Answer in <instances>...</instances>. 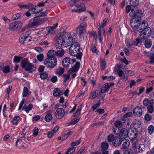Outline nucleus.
Returning <instances> with one entry per match:
<instances>
[{
    "label": "nucleus",
    "mask_w": 154,
    "mask_h": 154,
    "mask_svg": "<svg viewBox=\"0 0 154 154\" xmlns=\"http://www.w3.org/2000/svg\"><path fill=\"white\" fill-rule=\"evenodd\" d=\"M133 13L134 14H136V16L135 17L138 16L139 17V15H141L143 14V12L141 10H139L138 9H137L136 10V12H135V11H134V10H133Z\"/></svg>",
    "instance_id": "09e8293b"
},
{
    "label": "nucleus",
    "mask_w": 154,
    "mask_h": 154,
    "mask_svg": "<svg viewBox=\"0 0 154 154\" xmlns=\"http://www.w3.org/2000/svg\"><path fill=\"white\" fill-rule=\"evenodd\" d=\"M64 50L62 49L56 51V55L58 57H62L64 55Z\"/></svg>",
    "instance_id": "7c9ffc66"
},
{
    "label": "nucleus",
    "mask_w": 154,
    "mask_h": 154,
    "mask_svg": "<svg viewBox=\"0 0 154 154\" xmlns=\"http://www.w3.org/2000/svg\"><path fill=\"white\" fill-rule=\"evenodd\" d=\"M22 24L20 22H15L11 23L9 26V29L12 31H14L21 28Z\"/></svg>",
    "instance_id": "6e6552de"
},
{
    "label": "nucleus",
    "mask_w": 154,
    "mask_h": 154,
    "mask_svg": "<svg viewBox=\"0 0 154 154\" xmlns=\"http://www.w3.org/2000/svg\"><path fill=\"white\" fill-rule=\"evenodd\" d=\"M33 134L35 136L38 135V130L37 127H35L33 130Z\"/></svg>",
    "instance_id": "0e129e2a"
},
{
    "label": "nucleus",
    "mask_w": 154,
    "mask_h": 154,
    "mask_svg": "<svg viewBox=\"0 0 154 154\" xmlns=\"http://www.w3.org/2000/svg\"><path fill=\"white\" fill-rule=\"evenodd\" d=\"M63 90H61L59 88H55L53 91V94L54 96H60L63 95Z\"/></svg>",
    "instance_id": "6ab92c4d"
},
{
    "label": "nucleus",
    "mask_w": 154,
    "mask_h": 154,
    "mask_svg": "<svg viewBox=\"0 0 154 154\" xmlns=\"http://www.w3.org/2000/svg\"><path fill=\"white\" fill-rule=\"evenodd\" d=\"M50 112V110H48L47 112V114L45 118V120L48 122L51 121L52 118V115L51 113H49Z\"/></svg>",
    "instance_id": "a878e982"
},
{
    "label": "nucleus",
    "mask_w": 154,
    "mask_h": 154,
    "mask_svg": "<svg viewBox=\"0 0 154 154\" xmlns=\"http://www.w3.org/2000/svg\"><path fill=\"white\" fill-rule=\"evenodd\" d=\"M101 146L102 150H106L109 147V145L106 142H105L101 143Z\"/></svg>",
    "instance_id": "c9c22d12"
},
{
    "label": "nucleus",
    "mask_w": 154,
    "mask_h": 154,
    "mask_svg": "<svg viewBox=\"0 0 154 154\" xmlns=\"http://www.w3.org/2000/svg\"><path fill=\"white\" fill-rule=\"evenodd\" d=\"M20 17V14L19 13H17L13 16L12 19L14 20H17L19 19Z\"/></svg>",
    "instance_id": "052dcab7"
},
{
    "label": "nucleus",
    "mask_w": 154,
    "mask_h": 154,
    "mask_svg": "<svg viewBox=\"0 0 154 154\" xmlns=\"http://www.w3.org/2000/svg\"><path fill=\"white\" fill-rule=\"evenodd\" d=\"M133 113L135 117L140 116L142 114V110L141 108L139 106L136 107L133 110Z\"/></svg>",
    "instance_id": "2eb2a0df"
},
{
    "label": "nucleus",
    "mask_w": 154,
    "mask_h": 154,
    "mask_svg": "<svg viewBox=\"0 0 154 154\" xmlns=\"http://www.w3.org/2000/svg\"><path fill=\"white\" fill-rule=\"evenodd\" d=\"M61 34L59 33L56 37V41L55 43V46L57 49H60L61 48L62 44H63V41L61 42Z\"/></svg>",
    "instance_id": "9b49d317"
},
{
    "label": "nucleus",
    "mask_w": 154,
    "mask_h": 154,
    "mask_svg": "<svg viewBox=\"0 0 154 154\" xmlns=\"http://www.w3.org/2000/svg\"><path fill=\"white\" fill-rule=\"evenodd\" d=\"M70 62V59L68 57H66L64 58L62 61V64L63 66L67 67L69 64Z\"/></svg>",
    "instance_id": "393cba45"
},
{
    "label": "nucleus",
    "mask_w": 154,
    "mask_h": 154,
    "mask_svg": "<svg viewBox=\"0 0 154 154\" xmlns=\"http://www.w3.org/2000/svg\"><path fill=\"white\" fill-rule=\"evenodd\" d=\"M137 136V134L135 129L131 130L128 132V137L132 140V142L135 145H136L137 143V140L136 139Z\"/></svg>",
    "instance_id": "0eeeda50"
},
{
    "label": "nucleus",
    "mask_w": 154,
    "mask_h": 154,
    "mask_svg": "<svg viewBox=\"0 0 154 154\" xmlns=\"http://www.w3.org/2000/svg\"><path fill=\"white\" fill-rule=\"evenodd\" d=\"M18 6L21 8H26L27 9H30L32 8L33 5L30 3H27L26 4H23L20 3L18 5Z\"/></svg>",
    "instance_id": "a211bd4d"
},
{
    "label": "nucleus",
    "mask_w": 154,
    "mask_h": 154,
    "mask_svg": "<svg viewBox=\"0 0 154 154\" xmlns=\"http://www.w3.org/2000/svg\"><path fill=\"white\" fill-rule=\"evenodd\" d=\"M145 149L144 145L141 144L140 145L138 148V152L140 153H142L144 151Z\"/></svg>",
    "instance_id": "58836bf2"
},
{
    "label": "nucleus",
    "mask_w": 154,
    "mask_h": 154,
    "mask_svg": "<svg viewBox=\"0 0 154 154\" xmlns=\"http://www.w3.org/2000/svg\"><path fill=\"white\" fill-rule=\"evenodd\" d=\"M80 49L79 45L78 43H74L69 48V54L72 56H77L80 52Z\"/></svg>",
    "instance_id": "423d86ee"
},
{
    "label": "nucleus",
    "mask_w": 154,
    "mask_h": 154,
    "mask_svg": "<svg viewBox=\"0 0 154 154\" xmlns=\"http://www.w3.org/2000/svg\"><path fill=\"white\" fill-rule=\"evenodd\" d=\"M148 132L149 134H152L154 132V127L152 125H150L148 128Z\"/></svg>",
    "instance_id": "f704fd0d"
},
{
    "label": "nucleus",
    "mask_w": 154,
    "mask_h": 154,
    "mask_svg": "<svg viewBox=\"0 0 154 154\" xmlns=\"http://www.w3.org/2000/svg\"><path fill=\"white\" fill-rule=\"evenodd\" d=\"M2 69L3 71L5 73L9 72L10 71V67L8 66H4Z\"/></svg>",
    "instance_id": "864d4df0"
},
{
    "label": "nucleus",
    "mask_w": 154,
    "mask_h": 154,
    "mask_svg": "<svg viewBox=\"0 0 154 154\" xmlns=\"http://www.w3.org/2000/svg\"><path fill=\"white\" fill-rule=\"evenodd\" d=\"M119 135L121 139L122 138L125 139L128 137V131L125 128H122L121 130L120 129Z\"/></svg>",
    "instance_id": "dca6fc26"
},
{
    "label": "nucleus",
    "mask_w": 154,
    "mask_h": 154,
    "mask_svg": "<svg viewBox=\"0 0 154 154\" xmlns=\"http://www.w3.org/2000/svg\"><path fill=\"white\" fill-rule=\"evenodd\" d=\"M20 117L19 116H17L14 117L13 120L11 121L13 125H17L18 123V121L19 120Z\"/></svg>",
    "instance_id": "37998d69"
},
{
    "label": "nucleus",
    "mask_w": 154,
    "mask_h": 154,
    "mask_svg": "<svg viewBox=\"0 0 154 154\" xmlns=\"http://www.w3.org/2000/svg\"><path fill=\"white\" fill-rule=\"evenodd\" d=\"M119 60L120 61L124 63L126 65H128L129 63V62L125 57L123 58H120Z\"/></svg>",
    "instance_id": "680f3d73"
},
{
    "label": "nucleus",
    "mask_w": 154,
    "mask_h": 154,
    "mask_svg": "<svg viewBox=\"0 0 154 154\" xmlns=\"http://www.w3.org/2000/svg\"><path fill=\"white\" fill-rule=\"evenodd\" d=\"M87 26V23L84 22L81 23L77 28L78 32L80 35H83L86 31V28Z\"/></svg>",
    "instance_id": "9d476101"
},
{
    "label": "nucleus",
    "mask_w": 154,
    "mask_h": 154,
    "mask_svg": "<svg viewBox=\"0 0 154 154\" xmlns=\"http://www.w3.org/2000/svg\"><path fill=\"white\" fill-rule=\"evenodd\" d=\"M147 111L148 112L152 114L154 111V102H151L150 104L147 107Z\"/></svg>",
    "instance_id": "5701e85b"
},
{
    "label": "nucleus",
    "mask_w": 154,
    "mask_h": 154,
    "mask_svg": "<svg viewBox=\"0 0 154 154\" xmlns=\"http://www.w3.org/2000/svg\"><path fill=\"white\" fill-rule=\"evenodd\" d=\"M75 149V147L72 146L69 148L66 151V153L67 154H72L74 152Z\"/></svg>",
    "instance_id": "a18cd8bd"
},
{
    "label": "nucleus",
    "mask_w": 154,
    "mask_h": 154,
    "mask_svg": "<svg viewBox=\"0 0 154 154\" xmlns=\"http://www.w3.org/2000/svg\"><path fill=\"white\" fill-rule=\"evenodd\" d=\"M65 112L63 109L62 108H58L55 112L56 117L59 119H62L64 116Z\"/></svg>",
    "instance_id": "f8f14e48"
},
{
    "label": "nucleus",
    "mask_w": 154,
    "mask_h": 154,
    "mask_svg": "<svg viewBox=\"0 0 154 154\" xmlns=\"http://www.w3.org/2000/svg\"><path fill=\"white\" fill-rule=\"evenodd\" d=\"M109 88V84L107 83L104 84L101 90L100 91L101 93H104Z\"/></svg>",
    "instance_id": "2f4dec72"
},
{
    "label": "nucleus",
    "mask_w": 154,
    "mask_h": 154,
    "mask_svg": "<svg viewBox=\"0 0 154 154\" xmlns=\"http://www.w3.org/2000/svg\"><path fill=\"white\" fill-rule=\"evenodd\" d=\"M83 107V105L81 104L78 107L76 112L73 114V116L75 117L78 115H79L81 113V111L82 109V108Z\"/></svg>",
    "instance_id": "473e14b6"
},
{
    "label": "nucleus",
    "mask_w": 154,
    "mask_h": 154,
    "mask_svg": "<svg viewBox=\"0 0 154 154\" xmlns=\"http://www.w3.org/2000/svg\"><path fill=\"white\" fill-rule=\"evenodd\" d=\"M133 11V9H131L130 14V16L133 18L131 20L130 24L132 28L136 29L140 22V18L139 17H135L136 14H134Z\"/></svg>",
    "instance_id": "39448f33"
},
{
    "label": "nucleus",
    "mask_w": 154,
    "mask_h": 154,
    "mask_svg": "<svg viewBox=\"0 0 154 154\" xmlns=\"http://www.w3.org/2000/svg\"><path fill=\"white\" fill-rule=\"evenodd\" d=\"M115 126L119 129V127L122 125V123L120 121H116L114 123Z\"/></svg>",
    "instance_id": "5fc2aeb1"
},
{
    "label": "nucleus",
    "mask_w": 154,
    "mask_h": 154,
    "mask_svg": "<svg viewBox=\"0 0 154 154\" xmlns=\"http://www.w3.org/2000/svg\"><path fill=\"white\" fill-rule=\"evenodd\" d=\"M57 63V59L56 57H52V58L48 57L45 60L44 64L46 67L52 68L56 66Z\"/></svg>",
    "instance_id": "20e7f679"
},
{
    "label": "nucleus",
    "mask_w": 154,
    "mask_h": 154,
    "mask_svg": "<svg viewBox=\"0 0 154 154\" xmlns=\"http://www.w3.org/2000/svg\"><path fill=\"white\" fill-rule=\"evenodd\" d=\"M40 77L42 79H46L48 76V73L45 72H41L40 74Z\"/></svg>",
    "instance_id": "de8ad7c7"
},
{
    "label": "nucleus",
    "mask_w": 154,
    "mask_h": 154,
    "mask_svg": "<svg viewBox=\"0 0 154 154\" xmlns=\"http://www.w3.org/2000/svg\"><path fill=\"white\" fill-rule=\"evenodd\" d=\"M22 59V58L21 57L15 56L14 57L13 61L15 63H18L20 62Z\"/></svg>",
    "instance_id": "e433bc0d"
},
{
    "label": "nucleus",
    "mask_w": 154,
    "mask_h": 154,
    "mask_svg": "<svg viewBox=\"0 0 154 154\" xmlns=\"http://www.w3.org/2000/svg\"><path fill=\"white\" fill-rule=\"evenodd\" d=\"M144 119L146 121H149L152 119V116L146 113L144 116Z\"/></svg>",
    "instance_id": "6e6d98bb"
},
{
    "label": "nucleus",
    "mask_w": 154,
    "mask_h": 154,
    "mask_svg": "<svg viewBox=\"0 0 154 154\" xmlns=\"http://www.w3.org/2000/svg\"><path fill=\"white\" fill-rule=\"evenodd\" d=\"M142 42V39L141 38H137L134 41V44L135 45H137L139 43Z\"/></svg>",
    "instance_id": "338daca9"
},
{
    "label": "nucleus",
    "mask_w": 154,
    "mask_h": 154,
    "mask_svg": "<svg viewBox=\"0 0 154 154\" xmlns=\"http://www.w3.org/2000/svg\"><path fill=\"white\" fill-rule=\"evenodd\" d=\"M125 42L126 46L128 48H130L131 46L133 45V42L130 39H127L125 40Z\"/></svg>",
    "instance_id": "79ce46f5"
},
{
    "label": "nucleus",
    "mask_w": 154,
    "mask_h": 154,
    "mask_svg": "<svg viewBox=\"0 0 154 154\" xmlns=\"http://www.w3.org/2000/svg\"><path fill=\"white\" fill-rule=\"evenodd\" d=\"M60 103H62V106L63 108H66L68 105L67 100L65 99L63 97H61L59 100Z\"/></svg>",
    "instance_id": "b1692460"
},
{
    "label": "nucleus",
    "mask_w": 154,
    "mask_h": 154,
    "mask_svg": "<svg viewBox=\"0 0 154 154\" xmlns=\"http://www.w3.org/2000/svg\"><path fill=\"white\" fill-rule=\"evenodd\" d=\"M75 6L77 7V9L75 10H72V11L75 12H77L78 13H79L84 11L86 10L85 7L83 5H81V4H76Z\"/></svg>",
    "instance_id": "f3484780"
},
{
    "label": "nucleus",
    "mask_w": 154,
    "mask_h": 154,
    "mask_svg": "<svg viewBox=\"0 0 154 154\" xmlns=\"http://www.w3.org/2000/svg\"><path fill=\"white\" fill-rule=\"evenodd\" d=\"M21 67L26 71L32 72L35 70L36 67L30 63L26 59H24L22 60L21 63Z\"/></svg>",
    "instance_id": "f257e3e1"
},
{
    "label": "nucleus",
    "mask_w": 154,
    "mask_h": 154,
    "mask_svg": "<svg viewBox=\"0 0 154 154\" xmlns=\"http://www.w3.org/2000/svg\"><path fill=\"white\" fill-rule=\"evenodd\" d=\"M32 7H33V6ZM32 10H30L29 11L32 14H36L40 11V10H38V9H37L36 7L35 6L33 8L32 7Z\"/></svg>",
    "instance_id": "c03bdc74"
},
{
    "label": "nucleus",
    "mask_w": 154,
    "mask_h": 154,
    "mask_svg": "<svg viewBox=\"0 0 154 154\" xmlns=\"http://www.w3.org/2000/svg\"><path fill=\"white\" fill-rule=\"evenodd\" d=\"M121 66L120 64H119L118 65L116 66L115 70L117 72L118 75L121 77V79H124L125 78V75L122 70L120 69L121 68Z\"/></svg>",
    "instance_id": "ddd939ff"
},
{
    "label": "nucleus",
    "mask_w": 154,
    "mask_h": 154,
    "mask_svg": "<svg viewBox=\"0 0 154 154\" xmlns=\"http://www.w3.org/2000/svg\"><path fill=\"white\" fill-rule=\"evenodd\" d=\"M98 37L99 39V42L100 43H101L102 42V39H103V38L101 37V28L100 27V26L99 27V28L98 29Z\"/></svg>",
    "instance_id": "4c0bfd02"
},
{
    "label": "nucleus",
    "mask_w": 154,
    "mask_h": 154,
    "mask_svg": "<svg viewBox=\"0 0 154 154\" xmlns=\"http://www.w3.org/2000/svg\"><path fill=\"white\" fill-rule=\"evenodd\" d=\"M154 102V100L153 99L149 100L147 98H146L143 101V103L144 106H147L150 104L151 102Z\"/></svg>",
    "instance_id": "72a5a7b5"
},
{
    "label": "nucleus",
    "mask_w": 154,
    "mask_h": 154,
    "mask_svg": "<svg viewBox=\"0 0 154 154\" xmlns=\"http://www.w3.org/2000/svg\"><path fill=\"white\" fill-rule=\"evenodd\" d=\"M125 123L126 125L128 127H131V125L133 123V122L132 120L130 119H127L126 120Z\"/></svg>",
    "instance_id": "a19ab883"
},
{
    "label": "nucleus",
    "mask_w": 154,
    "mask_h": 154,
    "mask_svg": "<svg viewBox=\"0 0 154 154\" xmlns=\"http://www.w3.org/2000/svg\"><path fill=\"white\" fill-rule=\"evenodd\" d=\"M44 55L42 54H40L37 56V58L38 60L40 62H41L43 60L44 58Z\"/></svg>",
    "instance_id": "13d9d810"
},
{
    "label": "nucleus",
    "mask_w": 154,
    "mask_h": 154,
    "mask_svg": "<svg viewBox=\"0 0 154 154\" xmlns=\"http://www.w3.org/2000/svg\"><path fill=\"white\" fill-rule=\"evenodd\" d=\"M147 26V24L146 21H143L141 23L140 22L136 29L138 32L141 33L144 28Z\"/></svg>",
    "instance_id": "4468645a"
},
{
    "label": "nucleus",
    "mask_w": 154,
    "mask_h": 154,
    "mask_svg": "<svg viewBox=\"0 0 154 154\" xmlns=\"http://www.w3.org/2000/svg\"><path fill=\"white\" fill-rule=\"evenodd\" d=\"M61 38L63 44L65 46H69L73 42L72 36L69 33H64Z\"/></svg>",
    "instance_id": "7ed1b4c3"
},
{
    "label": "nucleus",
    "mask_w": 154,
    "mask_h": 154,
    "mask_svg": "<svg viewBox=\"0 0 154 154\" xmlns=\"http://www.w3.org/2000/svg\"><path fill=\"white\" fill-rule=\"evenodd\" d=\"M152 42L151 40L148 39L146 40L144 43V45L147 48H150L152 45Z\"/></svg>",
    "instance_id": "c85d7f7f"
},
{
    "label": "nucleus",
    "mask_w": 154,
    "mask_h": 154,
    "mask_svg": "<svg viewBox=\"0 0 154 154\" xmlns=\"http://www.w3.org/2000/svg\"><path fill=\"white\" fill-rule=\"evenodd\" d=\"M80 66V63L78 62H76L75 65L71 68L69 70V72L71 73L73 72H77L79 69Z\"/></svg>",
    "instance_id": "412c9836"
},
{
    "label": "nucleus",
    "mask_w": 154,
    "mask_h": 154,
    "mask_svg": "<svg viewBox=\"0 0 154 154\" xmlns=\"http://www.w3.org/2000/svg\"><path fill=\"white\" fill-rule=\"evenodd\" d=\"M132 113L131 112H129L124 115L122 118V120L124 121L125 119L128 117H129L131 116Z\"/></svg>",
    "instance_id": "4d7b16f0"
},
{
    "label": "nucleus",
    "mask_w": 154,
    "mask_h": 154,
    "mask_svg": "<svg viewBox=\"0 0 154 154\" xmlns=\"http://www.w3.org/2000/svg\"><path fill=\"white\" fill-rule=\"evenodd\" d=\"M46 21L45 19H40L39 17H36L32 18L29 21L27 27L29 28H33L37 26Z\"/></svg>",
    "instance_id": "f03ea898"
},
{
    "label": "nucleus",
    "mask_w": 154,
    "mask_h": 154,
    "mask_svg": "<svg viewBox=\"0 0 154 154\" xmlns=\"http://www.w3.org/2000/svg\"><path fill=\"white\" fill-rule=\"evenodd\" d=\"M33 107V106L32 104H29L27 106H26V105H25L23 108V109H24L26 112L28 113L29 111L32 110Z\"/></svg>",
    "instance_id": "bb28decb"
},
{
    "label": "nucleus",
    "mask_w": 154,
    "mask_h": 154,
    "mask_svg": "<svg viewBox=\"0 0 154 154\" xmlns=\"http://www.w3.org/2000/svg\"><path fill=\"white\" fill-rule=\"evenodd\" d=\"M64 81L66 82L69 78L70 75L69 74H65L63 75Z\"/></svg>",
    "instance_id": "e2e57ef3"
},
{
    "label": "nucleus",
    "mask_w": 154,
    "mask_h": 154,
    "mask_svg": "<svg viewBox=\"0 0 154 154\" xmlns=\"http://www.w3.org/2000/svg\"><path fill=\"white\" fill-rule=\"evenodd\" d=\"M64 69L63 68H59L57 69L56 74L59 76H60L64 73Z\"/></svg>",
    "instance_id": "c756f323"
},
{
    "label": "nucleus",
    "mask_w": 154,
    "mask_h": 154,
    "mask_svg": "<svg viewBox=\"0 0 154 154\" xmlns=\"http://www.w3.org/2000/svg\"><path fill=\"white\" fill-rule=\"evenodd\" d=\"M23 144V142L20 139H19L17 140L15 143V145L17 147L21 146Z\"/></svg>",
    "instance_id": "603ef678"
},
{
    "label": "nucleus",
    "mask_w": 154,
    "mask_h": 154,
    "mask_svg": "<svg viewBox=\"0 0 154 154\" xmlns=\"http://www.w3.org/2000/svg\"><path fill=\"white\" fill-rule=\"evenodd\" d=\"M31 33L30 31H28L24 33H23L22 35L26 39Z\"/></svg>",
    "instance_id": "bf43d9fd"
},
{
    "label": "nucleus",
    "mask_w": 154,
    "mask_h": 154,
    "mask_svg": "<svg viewBox=\"0 0 154 154\" xmlns=\"http://www.w3.org/2000/svg\"><path fill=\"white\" fill-rule=\"evenodd\" d=\"M114 138L113 136L112 135L110 134L107 137V139L109 142H112L113 141Z\"/></svg>",
    "instance_id": "774afa93"
},
{
    "label": "nucleus",
    "mask_w": 154,
    "mask_h": 154,
    "mask_svg": "<svg viewBox=\"0 0 154 154\" xmlns=\"http://www.w3.org/2000/svg\"><path fill=\"white\" fill-rule=\"evenodd\" d=\"M132 0H130V4L132 6H136L138 4V0H133L131 2Z\"/></svg>",
    "instance_id": "8fccbe9b"
},
{
    "label": "nucleus",
    "mask_w": 154,
    "mask_h": 154,
    "mask_svg": "<svg viewBox=\"0 0 154 154\" xmlns=\"http://www.w3.org/2000/svg\"><path fill=\"white\" fill-rule=\"evenodd\" d=\"M56 51L54 50H51L48 51L47 54L48 57L52 58V57H55L54 56L56 55Z\"/></svg>",
    "instance_id": "cd10ccee"
},
{
    "label": "nucleus",
    "mask_w": 154,
    "mask_h": 154,
    "mask_svg": "<svg viewBox=\"0 0 154 154\" xmlns=\"http://www.w3.org/2000/svg\"><path fill=\"white\" fill-rule=\"evenodd\" d=\"M79 120V118L77 117L74 119L72 120L71 122V124L74 125L77 122H78Z\"/></svg>",
    "instance_id": "69168bd1"
},
{
    "label": "nucleus",
    "mask_w": 154,
    "mask_h": 154,
    "mask_svg": "<svg viewBox=\"0 0 154 154\" xmlns=\"http://www.w3.org/2000/svg\"><path fill=\"white\" fill-rule=\"evenodd\" d=\"M106 62L104 59H103L100 60V67L102 70L104 69L106 66Z\"/></svg>",
    "instance_id": "49530a36"
},
{
    "label": "nucleus",
    "mask_w": 154,
    "mask_h": 154,
    "mask_svg": "<svg viewBox=\"0 0 154 154\" xmlns=\"http://www.w3.org/2000/svg\"><path fill=\"white\" fill-rule=\"evenodd\" d=\"M46 29L47 31L49 33L51 34H53L55 33L54 29L51 27H48L46 28Z\"/></svg>",
    "instance_id": "3c124183"
},
{
    "label": "nucleus",
    "mask_w": 154,
    "mask_h": 154,
    "mask_svg": "<svg viewBox=\"0 0 154 154\" xmlns=\"http://www.w3.org/2000/svg\"><path fill=\"white\" fill-rule=\"evenodd\" d=\"M122 139L118 137H115L114 139L112 142L113 145L115 146H119L121 143Z\"/></svg>",
    "instance_id": "4be33fe9"
},
{
    "label": "nucleus",
    "mask_w": 154,
    "mask_h": 154,
    "mask_svg": "<svg viewBox=\"0 0 154 154\" xmlns=\"http://www.w3.org/2000/svg\"><path fill=\"white\" fill-rule=\"evenodd\" d=\"M29 95V92L28 88L26 87H24L23 92V96H26L27 95Z\"/></svg>",
    "instance_id": "ea45409f"
},
{
    "label": "nucleus",
    "mask_w": 154,
    "mask_h": 154,
    "mask_svg": "<svg viewBox=\"0 0 154 154\" xmlns=\"http://www.w3.org/2000/svg\"><path fill=\"white\" fill-rule=\"evenodd\" d=\"M151 30V29L150 28L146 26L140 33L141 38L144 39L148 38L150 36Z\"/></svg>",
    "instance_id": "1a4fd4ad"
},
{
    "label": "nucleus",
    "mask_w": 154,
    "mask_h": 154,
    "mask_svg": "<svg viewBox=\"0 0 154 154\" xmlns=\"http://www.w3.org/2000/svg\"><path fill=\"white\" fill-rule=\"evenodd\" d=\"M122 143L121 146V147L122 149H126L127 148L129 145L130 141L127 139H124L122 140L121 143Z\"/></svg>",
    "instance_id": "aec40b11"
}]
</instances>
